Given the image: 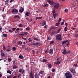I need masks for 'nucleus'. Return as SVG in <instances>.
Instances as JSON below:
<instances>
[{
	"label": "nucleus",
	"instance_id": "3c124183",
	"mask_svg": "<svg viewBox=\"0 0 78 78\" xmlns=\"http://www.w3.org/2000/svg\"><path fill=\"white\" fill-rule=\"evenodd\" d=\"M74 66L76 67H78V65H77V64H74Z\"/></svg>",
	"mask_w": 78,
	"mask_h": 78
},
{
	"label": "nucleus",
	"instance_id": "a211bd4d",
	"mask_svg": "<svg viewBox=\"0 0 78 78\" xmlns=\"http://www.w3.org/2000/svg\"><path fill=\"white\" fill-rule=\"evenodd\" d=\"M43 22H44L42 24V26H44V25H46V22L45 21H43Z\"/></svg>",
	"mask_w": 78,
	"mask_h": 78
},
{
	"label": "nucleus",
	"instance_id": "412c9836",
	"mask_svg": "<svg viewBox=\"0 0 78 78\" xmlns=\"http://www.w3.org/2000/svg\"><path fill=\"white\" fill-rule=\"evenodd\" d=\"M61 60H60V62H57L56 64H58V65H59L60 64V63H61Z\"/></svg>",
	"mask_w": 78,
	"mask_h": 78
},
{
	"label": "nucleus",
	"instance_id": "473e14b6",
	"mask_svg": "<svg viewBox=\"0 0 78 78\" xmlns=\"http://www.w3.org/2000/svg\"><path fill=\"white\" fill-rule=\"evenodd\" d=\"M7 73H9L10 74H11V71L9 70H8L7 71Z\"/></svg>",
	"mask_w": 78,
	"mask_h": 78
},
{
	"label": "nucleus",
	"instance_id": "f257e3e1",
	"mask_svg": "<svg viewBox=\"0 0 78 78\" xmlns=\"http://www.w3.org/2000/svg\"><path fill=\"white\" fill-rule=\"evenodd\" d=\"M50 5H52V6H54V8L55 9H58L59 8V4H56L52 2H51L50 1L49 2Z\"/></svg>",
	"mask_w": 78,
	"mask_h": 78
},
{
	"label": "nucleus",
	"instance_id": "09e8293b",
	"mask_svg": "<svg viewBox=\"0 0 78 78\" xmlns=\"http://www.w3.org/2000/svg\"><path fill=\"white\" fill-rule=\"evenodd\" d=\"M9 33H13V31H12V30H9Z\"/></svg>",
	"mask_w": 78,
	"mask_h": 78
},
{
	"label": "nucleus",
	"instance_id": "603ef678",
	"mask_svg": "<svg viewBox=\"0 0 78 78\" xmlns=\"http://www.w3.org/2000/svg\"><path fill=\"white\" fill-rule=\"evenodd\" d=\"M52 71L53 72H54L55 71V69H52Z\"/></svg>",
	"mask_w": 78,
	"mask_h": 78
},
{
	"label": "nucleus",
	"instance_id": "338daca9",
	"mask_svg": "<svg viewBox=\"0 0 78 78\" xmlns=\"http://www.w3.org/2000/svg\"><path fill=\"white\" fill-rule=\"evenodd\" d=\"M7 78H11V76H7Z\"/></svg>",
	"mask_w": 78,
	"mask_h": 78
},
{
	"label": "nucleus",
	"instance_id": "aec40b11",
	"mask_svg": "<svg viewBox=\"0 0 78 78\" xmlns=\"http://www.w3.org/2000/svg\"><path fill=\"white\" fill-rule=\"evenodd\" d=\"M64 30L65 32L66 31H67V26H66L64 28Z\"/></svg>",
	"mask_w": 78,
	"mask_h": 78
},
{
	"label": "nucleus",
	"instance_id": "c9c22d12",
	"mask_svg": "<svg viewBox=\"0 0 78 78\" xmlns=\"http://www.w3.org/2000/svg\"><path fill=\"white\" fill-rule=\"evenodd\" d=\"M28 41L30 42H31V41H32V40H31V38H29L28 39Z\"/></svg>",
	"mask_w": 78,
	"mask_h": 78
},
{
	"label": "nucleus",
	"instance_id": "f3484780",
	"mask_svg": "<svg viewBox=\"0 0 78 78\" xmlns=\"http://www.w3.org/2000/svg\"><path fill=\"white\" fill-rule=\"evenodd\" d=\"M66 52H67V49L66 50H64L63 52H62V53L63 54H66Z\"/></svg>",
	"mask_w": 78,
	"mask_h": 78
},
{
	"label": "nucleus",
	"instance_id": "cd10ccee",
	"mask_svg": "<svg viewBox=\"0 0 78 78\" xmlns=\"http://www.w3.org/2000/svg\"><path fill=\"white\" fill-rule=\"evenodd\" d=\"M19 17H20L19 16L16 15L14 16L15 19H16V18H19Z\"/></svg>",
	"mask_w": 78,
	"mask_h": 78
},
{
	"label": "nucleus",
	"instance_id": "13d9d810",
	"mask_svg": "<svg viewBox=\"0 0 78 78\" xmlns=\"http://www.w3.org/2000/svg\"><path fill=\"white\" fill-rule=\"evenodd\" d=\"M19 30H20V29L19 28H18L16 30V31H19Z\"/></svg>",
	"mask_w": 78,
	"mask_h": 78
},
{
	"label": "nucleus",
	"instance_id": "a18cd8bd",
	"mask_svg": "<svg viewBox=\"0 0 78 78\" xmlns=\"http://www.w3.org/2000/svg\"><path fill=\"white\" fill-rule=\"evenodd\" d=\"M4 51L2 50H1V53H4Z\"/></svg>",
	"mask_w": 78,
	"mask_h": 78
},
{
	"label": "nucleus",
	"instance_id": "680f3d73",
	"mask_svg": "<svg viewBox=\"0 0 78 78\" xmlns=\"http://www.w3.org/2000/svg\"><path fill=\"white\" fill-rule=\"evenodd\" d=\"M22 44H23V43H22V42L20 41V45H22Z\"/></svg>",
	"mask_w": 78,
	"mask_h": 78
},
{
	"label": "nucleus",
	"instance_id": "8fccbe9b",
	"mask_svg": "<svg viewBox=\"0 0 78 78\" xmlns=\"http://www.w3.org/2000/svg\"><path fill=\"white\" fill-rule=\"evenodd\" d=\"M16 29V28H12V30H13V31H15V30Z\"/></svg>",
	"mask_w": 78,
	"mask_h": 78
},
{
	"label": "nucleus",
	"instance_id": "0eeeda50",
	"mask_svg": "<svg viewBox=\"0 0 78 78\" xmlns=\"http://www.w3.org/2000/svg\"><path fill=\"white\" fill-rule=\"evenodd\" d=\"M69 70L72 73L73 75H75L76 74V73L75 70L73 68H70L69 69Z\"/></svg>",
	"mask_w": 78,
	"mask_h": 78
},
{
	"label": "nucleus",
	"instance_id": "a878e982",
	"mask_svg": "<svg viewBox=\"0 0 78 78\" xmlns=\"http://www.w3.org/2000/svg\"><path fill=\"white\" fill-rule=\"evenodd\" d=\"M61 28H60L59 30H57V32L56 33V34H58V33H59L61 31Z\"/></svg>",
	"mask_w": 78,
	"mask_h": 78
},
{
	"label": "nucleus",
	"instance_id": "ddd939ff",
	"mask_svg": "<svg viewBox=\"0 0 78 78\" xmlns=\"http://www.w3.org/2000/svg\"><path fill=\"white\" fill-rule=\"evenodd\" d=\"M58 16V13H55L53 15V16L54 17V18L55 19H56V17Z\"/></svg>",
	"mask_w": 78,
	"mask_h": 78
},
{
	"label": "nucleus",
	"instance_id": "774afa93",
	"mask_svg": "<svg viewBox=\"0 0 78 78\" xmlns=\"http://www.w3.org/2000/svg\"><path fill=\"white\" fill-rule=\"evenodd\" d=\"M13 78H17V77L16 76H14L13 77Z\"/></svg>",
	"mask_w": 78,
	"mask_h": 78
},
{
	"label": "nucleus",
	"instance_id": "f704fd0d",
	"mask_svg": "<svg viewBox=\"0 0 78 78\" xmlns=\"http://www.w3.org/2000/svg\"><path fill=\"white\" fill-rule=\"evenodd\" d=\"M1 56H3V57H5V54L4 53H2L1 54Z\"/></svg>",
	"mask_w": 78,
	"mask_h": 78
},
{
	"label": "nucleus",
	"instance_id": "4c0bfd02",
	"mask_svg": "<svg viewBox=\"0 0 78 78\" xmlns=\"http://www.w3.org/2000/svg\"><path fill=\"white\" fill-rule=\"evenodd\" d=\"M70 52V50H69L68 51H67L66 53V55H67V54H69Z\"/></svg>",
	"mask_w": 78,
	"mask_h": 78
},
{
	"label": "nucleus",
	"instance_id": "20e7f679",
	"mask_svg": "<svg viewBox=\"0 0 78 78\" xmlns=\"http://www.w3.org/2000/svg\"><path fill=\"white\" fill-rule=\"evenodd\" d=\"M69 70L72 73L73 75H75L76 74V73L75 70L73 68H70L69 69Z\"/></svg>",
	"mask_w": 78,
	"mask_h": 78
},
{
	"label": "nucleus",
	"instance_id": "864d4df0",
	"mask_svg": "<svg viewBox=\"0 0 78 78\" xmlns=\"http://www.w3.org/2000/svg\"><path fill=\"white\" fill-rule=\"evenodd\" d=\"M64 24V22H62L61 23V25H63Z\"/></svg>",
	"mask_w": 78,
	"mask_h": 78
},
{
	"label": "nucleus",
	"instance_id": "c03bdc74",
	"mask_svg": "<svg viewBox=\"0 0 78 78\" xmlns=\"http://www.w3.org/2000/svg\"><path fill=\"white\" fill-rule=\"evenodd\" d=\"M30 30V28L29 27H27L26 28V31H28Z\"/></svg>",
	"mask_w": 78,
	"mask_h": 78
},
{
	"label": "nucleus",
	"instance_id": "2f4dec72",
	"mask_svg": "<svg viewBox=\"0 0 78 78\" xmlns=\"http://www.w3.org/2000/svg\"><path fill=\"white\" fill-rule=\"evenodd\" d=\"M2 36H3V37H7V34H3Z\"/></svg>",
	"mask_w": 78,
	"mask_h": 78
},
{
	"label": "nucleus",
	"instance_id": "4468645a",
	"mask_svg": "<svg viewBox=\"0 0 78 78\" xmlns=\"http://www.w3.org/2000/svg\"><path fill=\"white\" fill-rule=\"evenodd\" d=\"M49 52L50 54H51V55L53 54V49H50L49 51Z\"/></svg>",
	"mask_w": 78,
	"mask_h": 78
},
{
	"label": "nucleus",
	"instance_id": "de8ad7c7",
	"mask_svg": "<svg viewBox=\"0 0 78 78\" xmlns=\"http://www.w3.org/2000/svg\"><path fill=\"white\" fill-rule=\"evenodd\" d=\"M52 13L53 14H55V10H52Z\"/></svg>",
	"mask_w": 78,
	"mask_h": 78
},
{
	"label": "nucleus",
	"instance_id": "f03ea898",
	"mask_svg": "<svg viewBox=\"0 0 78 78\" xmlns=\"http://www.w3.org/2000/svg\"><path fill=\"white\" fill-rule=\"evenodd\" d=\"M66 78H73V75L71 74L70 72L68 71L65 74Z\"/></svg>",
	"mask_w": 78,
	"mask_h": 78
},
{
	"label": "nucleus",
	"instance_id": "a19ab883",
	"mask_svg": "<svg viewBox=\"0 0 78 78\" xmlns=\"http://www.w3.org/2000/svg\"><path fill=\"white\" fill-rule=\"evenodd\" d=\"M12 60V59L11 58H8V61H9V62H10Z\"/></svg>",
	"mask_w": 78,
	"mask_h": 78
},
{
	"label": "nucleus",
	"instance_id": "6e6d98bb",
	"mask_svg": "<svg viewBox=\"0 0 78 78\" xmlns=\"http://www.w3.org/2000/svg\"><path fill=\"white\" fill-rule=\"evenodd\" d=\"M10 51V50L9 49H7L6 50V51L7 52H9V51Z\"/></svg>",
	"mask_w": 78,
	"mask_h": 78
},
{
	"label": "nucleus",
	"instance_id": "dca6fc26",
	"mask_svg": "<svg viewBox=\"0 0 78 78\" xmlns=\"http://www.w3.org/2000/svg\"><path fill=\"white\" fill-rule=\"evenodd\" d=\"M23 11H24V9L23 8H22L20 9V12L22 13V12H23Z\"/></svg>",
	"mask_w": 78,
	"mask_h": 78
},
{
	"label": "nucleus",
	"instance_id": "5701e85b",
	"mask_svg": "<svg viewBox=\"0 0 78 78\" xmlns=\"http://www.w3.org/2000/svg\"><path fill=\"white\" fill-rule=\"evenodd\" d=\"M4 45H3V50H4V51H5L6 50V48H5V46H3Z\"/></svg>",
	"mask_w": 78,
	"mask_h": 78
},
{
	"label": "nucleus",
	"instance_id": "6ab92c4d",
	"mask_svg": "<svg viewBox=\"0 0 78 78\" xmlns=\"http://www.w3.org/2000/svg\"><path fill=\"white\" fill-rule=\"evenodd\" d=\"M33 39H34V40H35V41H39V39L35 38V37H33Z\"/></svg>",
	"mask_w": 78,
	"mask_h": 78
},
{
	"label": "nucleus",
	"instance_id": "423d86ee",
	"mask_svg": "<svg viewBox=\"0 0 78 78\" xmlns=\"http://www.w3.org/2000/svg\"><path fill=\"white\" fill-rule=\"evenodd\" d=\"M69 70L72 73L73 75H75L76 74V73L75 70L73 68H70L69 69Z\"/></svg>",
	"mask_w": 78,
	"mask_h": 78
},
{
	"label": "nucleus",
	"instance_id": "2eb2a0df",
	"mask_svg": "<svg viewBox=\"0 0 78 78\" xmlns=\"http://www.w3.org/2000/svg\"><path fill=\"white\" fill-rule=\"evenodd\" d=\"M30 13V12H26V13H25V15H26L27 16V17H28L29 16V14Z\"/></svg>",
	"mask_w": 78,
	"mask_h": 78
},
{
	"label": "nucleus",
	"instance_id": "49530a36",
	"mask_svg": "<svg viewBox=\"0 0 78 78\" xmlns=\"http://www.w3.org/2000/svg\"><path fill=\"white\" fill-rule=\"evenodd\" d=\"M25 50H27V51H28L29 50V49L28 48H25Z\"/></svg>",
	"mask_w": 78,
	"mask_h": 78
},
{
	"label": "nucleus",
	"instance_id": "7ed1b4c3",
	"mask_svg": "<svg viewBox=\"0 0 78 78\" xmlns=\"http://www.w3.org/2000/svg\"><path fill=\"white\" fill-rule=\"evenodd\" d=\"M57 41H61L62 35L61 34H58L55 35Z\"/></svg>",
	"mask_w": 78,
	"mask_h": 78
},
{
	"label": "nucleus",
	"instance_id": "bf43d9fd",
	"mask_svg": "<svg viewBox=\"0 0 78 78\" xmlns=\"http://www.w3.org/2000/svg\"><path fill=\"white\" fill-rule=\"evenodd\" d=\"M61 18H59L58 20V22H61Z\"/></svg>",
	"mask_w": 78,
	"mask_h": 78
},
{
	"label": "nucleus",
	"instance_id": "39448f33",
	"mask_svg": "<svg viewBox=\"0 0 78 78\" xmlns=\"http://www.w3.org/2000/svg\"><path fill=\"white\" fill-rule=\"evenodd\" d=\"M69 70L72 73L73 75H75L76 74V73L75 70L73 68H70L69 69Z\"/></svg>",
	"mask_w": 78,
	"mask_h": 78
},
{
	"label": "nucleus",
	"instance_id": "f8f14e48",
	"mask_svg": "<svg viewBox=\"0 0 78 78\" xmlns=\"http://www.w3.org/2000/svg\"><path fill=\"white\" fill-rule=\"evenodd\" d=\"M40 45V43H34L31 44L32 45Z\"/></svg>",
	"mask_w": 78,
	"mask_h": 78
},
{
	"label": "nucleus",
	"instance_id": "c756f323",
	"mask_svg": "<svg viewBox=\"0 0 78 78\" xmlns=\"http://www.w3.org/2000/svg\"><path fill=\"white\" fill-rule=\"evenodd\" d=\"M17 66H13V69H17Z\"/></svg>",
	"mask_w": 78,
	"mask_h": 78
},
{
	"label": "nucleus",
	"instance_id": "b1692460",
	"mask_svg": "<svg viewBox=\"0 0 78 78\" xmlns=\"http://www.w3.org/2000/svg\"><path fill=\"white\" fill-rule=\"evenodd\" d=\"M55 42V41H51L50 42V44L51 45V44H53V43Z\"/></svg>",
	"mask_w": 78,
	"mask_h": 78
},
{
	"label": "nucleus",
	"instance_id": "0e129e2a",
	"mask_svg": "<svg viewBox=\"0 0 78 78\" xmlns=\"http://www.w3.org/2000/svg\"><path fill=\"white\" fill-rule=\"evenodd\" d=\"M48 40H50V39H51V37H48Z\"/></svg>",
	"mask_w": 78,
	"mask_h": 78
},
{
	"label": "nucleus",
	"instance_id": "79ce46f5",
	"mask_svg": "<svg viewBox=\"0 0 78 78\" xmlns=\"http://www.w3.org/2000/svg\"><path fill=\"white\" fill-rule=\"evenodd\" d=\"M68 10L67 9H65V12H68Z\"/></svg>",
	"mask_w": 78,
	"mask_h": 78
},
{
	"label": "nucleus",
	"instance_id": "9b49d317",
	"mask_svg": "<svg viewBox=\"0 0 78 78\" xmlns=\"http://www.w3.org/2000/svg\"><path fill=\"white\" fill-rule=\"evenodd\" d=\"M22 74H23L25 73V70L23 69V68L20 69V73H21Z\"/></svg>",
	"mask_w": 78,
	"mask_h": 78
},
{
	"label": "nucleus",
	"instance_id": "72a5a7b5",
	"mask_svg": "<svg viewBox=\"0 0 78 78\" xmlns=\"http://www.w3.org/2000/svg\"><path fill=\"white\" fill-rule=\"evenodd\" d=\"M66 41H63L62 43H61V44L62 45H64V44H66Z\"/></svg>",
	"mask_w": 78,
	"mask_h": 78
},
{
	"label": "nucleus",
	"instance_id": "7c9ffc66",
	"mask_svg": "<svg viewBox=\"0 0 78 78\" xmlns=\"http://www.w3.org/2000/svg\"><path fill=\"white\" fill-rule=\"evenodd\" d=\"M43 61L44 62H47L48 61L46 60L45 59H43Z\"/></svg>",
	"mask_w": 78,
	"mask_h": 78
},
{
	"label": "nucleus",
	"instance_id": "ea45409f",
	"mask_svg": "<svg viewBox=\"0 0 78 78\" xmlns=\"http://www.w3.org/2000/svg\"><path fill=\"white\" fill-rule=\"evenodd\" d=\"M25 34V32L23 33L22 34H20V36H24Z\"/></svg>",
	"mask_w": 78,
	"mask_h": 78
},
{
	"label": "nucleus",
	"instance_id": "6e6552de",
	"mask_svg": "<svg viewBox=\"0 0 78 78\" xmlns=\"http://www.w3.org/2000/svg\"><path fill=\"white\" fill-rule=\"evenodd\" d=\"M69 70L72 73L73 75H75L76 74V73L75 70L73 68H70L69 69Z\"/></svg>",
	"mask_w": 78,
	"mask_h": 78
},
{
	"label": "nucleus",
	"instance_id": "e2e57ef3",
	"mask_svg": "<svg viewBox=\"0 0 78 78\" xmlns=\"http://www.w3.org/2000/svg\"><path fill=\"white\" fill-rule=\"evenodd\" d=\"M8 1H9V0H6L5 1V3H8Z\"/></svg>",
	"mask_w": 78,
	"mask_h": 78
},
{
	"label": "nucleus",
	"instance_id": "e433bc0d",
	"mask_svg": "<svg viewBox=\"0 0 78 78\" xmlns=\"http://www.w3.org/2000/svg\"><path fill=\"white\" fill-rule=\"evenodd\" d=\"M47 27H48V25H46L44 26V28H47Z\"/></svg>",
	"mask_w": 78,
	"mask_h": 78
},
{
	"label": "nucleus",
	"instance_id": "9d476101",
	"mask_svg": "<svg viewBox=\"0 0 78 78\" xmlns=\"http://www.w3.org/2000/svg\"><path fill=\"white\" fill-rule=\"evenodd\" d=\"M34 78V74L31 72L30 73V78Z\"/></svg>",
	"mask_w": 78,
	"mask_h": 78
},
{
	"label": "nucleus",
	"instance_id": "4d7b16f0",
	"mask_svg": "<svg viewBox=\"0 0 78 78\" xmlns=\"http://www.w3.org/2000/svg\"><path fill=\"white\" fill-rule=\"evenodd\" d=\"M48 5V4H44V6L45 7L46 6H47Z\"/></svg>",
	"mask_w": 78,
	"mask_h": 78
},
{
	"label": "nucleus",
	"instance_id": "bb28decb",
	"mask_svg": "<svg viewBox=\"0 0 78 78\" xmlns=\"http://www.w3.org/2000/svg\"><path fill=\"white\" fill-rule=\"evenodd\" d=\"M59 24H60V23L58 22V23H56L55 25L57 26H59Z\"/></svg>",
	"mask_w": 78,
	"mask_h": 78
},
{
	"label": "nucleus",
	"instance_id": "1a4fd4ad",
	"mask_svg": "<svg viewBox=\"0 0 78 78\" xmlns=\"http://www.w3.org/2000/svg\"><path fill=\"white\" fill-rule=\"evenodd\" d=\"M12 14H16L18 12V10L16 9H13L12 11Z\"/></svg>",
	"mask_w": 78,
	"mask_h": 78
},
{
	"label": "nucleus",
	"instance_id": "37998d69",
	"mask_svg": "<svg viewBox=\"0 0 78 78\" xmlns=\"http://www.w3.org/2000/svg\"><path fill=\"white\" fill-rule=\"evenodd\" d=\"M48 66L49 67V68H51V65L49 64L48 65Z\"/></svg>",
	"mask_w": 78,
	"mask_h": 78
},
{
	"label": "nucleus",
	"instance_id": "58836bf2",
	"mask_svg": "<svg viewBox=\"0 0 78 78\" xmlns=\"http://www.w3.org/2000/svg\"><path fill=\"white\" fill-rule=\"evenodd\" d=\"M38 76V75L37 74H36L35 76V78H37V77Z\"/></svg>",
	"mask_w": 78,
	"mask_h": 78
},
{
	"label": "nucleus",
	"instance_id": "5fc2aeb1",
	"mask_svg": "<svg viewBox=\"0 0 78 78\" xmlns=\"http://www.w3.org/2000/svg\"><path fill=\"white\" fill-rule=\"evenodd\" d=\"M73 7H74V9H75L76 8V5H73Z\"/></svg>",
	"mask_w": 78,
	"mask_h": 78
},
{
	"label": "nucleus",
	"instance_id": "4be33fe9",
	"mask_svg": "<svg viewBox=\"0 0 78 78\" xmlns=\"http://www.w3.org/2000/svg\"><path fill=\"white\" fill-rule=\"evenodd\" d=\"M44 71H42V70H41L40 71L39 73L40 74H43V73H44Z\"/></svg>",
	"mask_w": 78,
	"mask_h": 78
},
{
	"label": "nucleus",
	"instance_id": "393cba45",
	"mask_svg": "<svg viewBox=\"0 0 78 78\" xmlns=\"http://www.w3.org/2000/svg\"><path fill=\"white\" fill-rule=\"evenodd\" d=\"M16 50V48L15 47H13L12 48V50L13 51H15Z\"/></svg>",
	"mask_w": 78,
	"mask_h": 78
},
{
	"label": "nucleus",
	"instance_id": "c85d7f7f",
	"mask_svg": "<svg viewBox=\"0 0 78 78\" xmlns=\"http://www.w3.org/2000/svg\"><path fill=\"white\" fill-rule=\"evenodd\" d=\"M23 58V56L21 55V54H20V59H22Z\"/></svg>",
	"mask_w": 78,
	"mask_h": 78
},
{
	"label": "nucleus",
	"instance_id": "69168bd1",
	"mask_svg": "<svg viewBox=\"0 0 78 78\" xmlns=\"http://www.w3.org/2000/svg\"><path fill=\"white\" fill-rule=\"evenodd\" d=\"M37 19H39V17H37L36 18V20H37Z\"/></svg>",
	"mask_w": 78,
	"mask_h": 78
},
{
	"label": "nucleus",
	"instance_id": "052dcab7",
	"mask_svg": "<svg viewBox=\"0 0 78 78\" xmlns=\"http://www.w3.org/2000/svg\"><path fill=\"white\" fill-rule=\"evenodd\" d=\"M51 29H53L55 28V27H54L53 26H51Z\"/></svg>",
	"mask_w": 78,
	"mask_h": 78
}]
</instances>
